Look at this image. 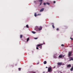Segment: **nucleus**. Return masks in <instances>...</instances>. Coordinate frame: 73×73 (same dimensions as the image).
<instances>
[{
	"label": "nucleus",
	"mask_w": 73,
	"mask_h": 73,
	"mask_svg": "<svg viewBox=\"0 0 73 73\" xmlns=\"http://www.w3.org/2000/svg\"><path fill=\"white\" fill-rule=\"evenodd\" d=\"M72 54V52H68V57H69L71 56V55Z\"/></svg>",
	"instance_id": "f257e3e1"
},
{
	"label": "nucleus",
	"mask_w": 73,
	"mask_h": 73,
	"mask_svg": "<svg viewBox=\"0 0 73 73\" xmlns=\"http://www.w3.org/2000/svg\"><path fill=\"white\" fill-rule=\"evenodd\" d=\"M48 71L49 72H52V67H48Z\"/></svg>",
	"instance_id": "f03ea898"
},
{
	"label": "nucleus",
	"mask_w": 73,
	"mask_h": 73,
	"mask_svg": "<svg viewBox=\"0 0 73 73\" xmlns=\"http://www.w3.org/2000/svg\"><path fill=\"white\" fill-rule=\"evenodd\" d=\"M35 30L36 31H39V28H38V27L36 26L35 29Z\"/></svg>",
	"instance_id": "7ed1b4c3"
},
{
	"label": "nucleus",
	"mask_w": 73,
	"mask_h": 73,
	"mask_svg": "<svg viewBox=\"0 0 73 73\" xmlns=\"http://www.w3.org/2000/svg\"><path fill=\"white\" fill-rule=\"evenodd\" d=\"M38 28H39V31H41V30H42V27L41 26H39Z\"/></svg>",
	"instance_id": "20e7f679"
},
{
	"label": "nucleus",
	"mask_w": 73,
	"mask_h": 73,
	"mask_svg": "<svg viewBox=\"0 0 73 73\" xmlns=\"http://www.w3.org/2000/svg\"><path fill=\"white\" fill-rule=\"evenodd\" d=\"M71 67V65L69 64L67 65V68H70Z\"/></svg>",
	"instance_id": "39448f33"
},
{
	"label": "nucleus",
	"mask_w": 73,
	"mask_h": 73,
	"mask_svg": "<svg viewBox=\"0 0 73 73\" xmlns=\"http://www.w3.org/2000/svg\"><path fill=\"white\" fill-rule=\"evenodd\" d=\"M51 25H52V26L53 28H54L55 27H54V23H51Z\"/></svg>",
	"instance_id": "423d86ee"
},
{
	"label": "nucleus",
	"mask_w": 73,
	"mask_h": 73,
	"mask_svg": "<svg viewBox=\"0 0 73 73\" xmlns=\"http://www.w3.org/2000/svg\"><path fill=\"white\" fill-rule=\"evenodd\" d=\"M62 62H58L57 63L58 65H62Z\"/></svg>",
	"instance_id": "0eeeda50"
},
{
	"label": "nucleus",
	"mask_w": 73,
	"mask_h": 73,
	"mask_svg": "<svg viewBox=\"0 0 73 73\" xmlns=\"http://www.w3.org/2000/svg\"><path fill=\"white\" fill-rule=\"evenodd\" d=\"M44 8H42L39 11L40 12H42V11H44Z\"/></svg>",
	"instance_id": "6e6552de"
},
{
	"label": "nucleus",
	"mask_w": 73,
	"mask_h": 73,
	"mask_svg": "<svg viewBox=\"0 0 73 73\" xmlns=\"http://www.w3.org/2000/svg\"><path fill=\"white\" fill-rule=\"evenodd\" d=\"M58 57H59V58H62V55H60Z\"/></svg>",
	"instance_id": "1a4fd4ad"
},
{
	"label": "nucleus",
	"mask_w": 73,
	"mask_h": 73,
	"mask_svg": "<svg viewBox=\"0 0 73 73\" xmlns=\"http://www.w3.org/2000/svg\"><path fill=\"white\" fill-rule=\"evenodd\" d=\"M43 45V44H38L37 45V46L38 47L41 46V45Z\"/></svg>",
	"instance_id": "9d476101"
},
{
	"label": "nucleus",
	"mask_w": 73,
	"mask_h": 73,
	"mask_svg": "<svg viewBox=\"0 0 73 73\" xmlns=\"http://www.w3.org/2000/svg\"><path fill=\"white\" fill-rule=\"evenodd\" d=\"M44 64H46V61H44L43 62Z\"/></svg>",
	"instance_id": "9b49d317"
},
{
	"label": "nucleus",
	"mask_w": 73,
	"mask_h": 73,
	"mask_svg": "<svg viewBox=\"0 0 73 73\" xmlns=\"http://www.w3.org/2000/svg\"><path fill=\"white\" fill-rule=\"evenodd\" d=\"M29 38H28L27 39V42H28V41H29Z\"/></svg>",
	"instance_id": "f8f14e48"
},
{
	"label": "nucleus",
	"mask_w": 73,
	"mask_h": 73,
	"mask_svg": "<svg viewBox=\"0 0 73 73\" xmlns=\"http://www.w3.org/2000/svg\"><path fill=\"white\" fill-rule=\"evenodd\" d=\"M73 70V67H72L70 69L71 71H72Z\"/></svg>",
	"instance_id": "ddd939ff"
},
{
	"label": "nucleus",
	"mask_w": 73,
	"mask_h": 73,
	"mask_svg": "<svg viewBox=\"0 0 73 73\" xmlns=\"http://www.w3.org/2000/svg\"><path fill=\"white\" fill-rule=\"evenodd\" d=\"M22 37H23V35H20V38H22Z\"/></svg>",
	"instance_id": "4468645a"
},
{
	"label": "nucleus",
	"mask_w": 73,
	"mask_h": 73,
	"mask_svg": "<svg viewBox=\"0 0 73 73\" xmlns=\"http://www.w3.org/2000/svg\"><path fill=\"white\" fill-rule=\"evenodd\" d=\"M43 0H38L39 2H42Z\"/></svg>",
	"instance_id": "2eb2a0df"
},
{
	"label": "nucleus",
	"mask_w": 73,
	"mask_h": 73,
	"mask_svg": "<svg viewBox=\"0 0 73 73\" xmlns=\"http://www.w3.org/2000/svg\"><path fill=\"white\" fill-rule=\"evenodd\" d=\"M35 16V17L37 16V14H36V13H35L34 15Z\"/></svg>",
	"instance_id": "dca6fc26"
},
{
	"label": "nucleus",
	"mask_w": 73,
	"mask_h": 73,
	"mask_svg": "<svg viewBox=\"0 0 73 73\" xmlns=\"http://www.w3.org/2000/svg\"><path fill=\"white\" fill-rule=\"evenodd\" d=\"M46 4H47V5H50V3H46Z\"/></svg>",
	"instance_id": "f3484780"
},
{
	"label": "nucleus",
	"mask_w": 73,
	"mask_h": 73,
	"mask_svg": "<svg viewBox=\"0 0 73 73\" xmlns=\"http://www.w3.org/2000/svg\"><path fill=\"white\" fill-rule=\"evenodd\" d=\"M19 69V71H20V70H21V68H18Z\"/></svg>",
	"instance_id": "a211bd4d"
},
{
	"label": "nucleus",
	"mask_w": 73,
	"mask_h": 73,
	"mask_svg": "<svg viewBox=\"0 0 73 73\" xmlns=\"http://www.w3.org/2000/svg\"><path fill=\"white\" fill-rule=\"evenodd\" d=\"M32 33H33L34 34H35V33H35V32H34V31H32Z\"/></svg>",
	"instance_id": "6ab92c4d"
},
{
	"label": "nucleus",
	"mask_w": 73,
	"mask_h": 73,
	"mask_svg": "<svg viewBox=\"0 0 73 73\" xmlns=\"http://www.w3.org/2000/svg\"><path fill=\"white\" fill-rule=\"evenodd\" d=\"M71 60H73V58H71L70 59V60H69V61H71Z\"/></svg>",
	"instance_id": "aec40b11"
},
{
	"label": "nucleus",
	"mask_w": 73,
	"mask_h": 73,
	"mask_svg": "<svg viewBox=\"0 0 73 73\" xmlns=\"http://www.w3.org/2000/svg\"><path fill=\"white\" fill-rule=\"evenodd\" d=\"M26 27H27V28H29L28 25H26Z\"/></svg>",
	"instance_id": "412c9836"
},
{
	"label": "nucleus",
	"mask_w": 73,
	"mask_h": 73,
	"mask_svg": "<svg viewBox=\"0 0 73 73\" xmlns=\"http://www.w3.org/2000/svg\"><path fill=\"white\" fill-rule=\"evenodd\" d=\"M41 15V14H37V16H40Z\"/></svg>",
	"instance_id": "4be33fe9"
},
{
	"label": "nucleus",
	"mask_w": 73,
	"mask_h": 73,
	"mask_svg": "<svg viewBox=\"0 0 73 73\" xmlns=\"http://www.w3.org/2000/svg\"><path fill=\"white\" fill-rule=\"evenodd\" d=\"M46 3H43L44 5H46Z\"/></svg>",
	"instance_id": "5701e85b"
},
{
	"label": "nucleus",
	"mask_w": 73,
	"mask_h": 73,
	"mask_svg": "<svg viewBox=\"0 0 73 73\" xmlns=\"http://www.w3.org/2000/svg\"><path fill=\"white\" fill-rule=\"evenodd\" d=\"M56 31H58L59 30V29L58 28H57L56 29Z\"/></svg>",
	"instance_id": "b1692460"
},
{
	"label": "nucleus",
	"mask_w": 73,
	"mask_h": 73,
	"mask_svg": "<svg viewBox=\"0 0 73 73\" xmlns=\"http://www.w3.org/2000/svg\"><path fill=\"white\" fill-rule=\"evenodd\" d=\"M38 38H34V39H35V40H36Z\"/></svg>",
	"instance_id": "393cba45"
},
{
	"label": "nucleus",
	"mask_w": 73,
	"mask_h": 73,
	"mask_svg": "<svg viewBox=\"0 0 73 73\" xmlns=\"http://www.w3.org/2000/svg\"><path fill=\"white\" fill-rule=\"evenodd\" d=\"M53 3H54V4L56 3V1H54Z\"/></svg>",
	"instance_id": "a878e982"
},
{
	"label": "nucleus",
	"mask_w": 73,
	"mask_h": 73,
	"mask_svg": "<svg viewBox=\"0 0 73 73\" xmlns=\"http://www.w3.org/2000/svg\"><path fill=\"white\" fill-rule=\"evenodd\" d=\"M70 39H71L72 40H73V38H72L71 37L70 38Z\"/></svg>",
	"instance_id": "bb28decb"
},
{
	"label": "nucleus",
	"mask_w": 73,
	"mask_h": 73,
	"mask_svg": "<svg viewBox=\"0 0 73 73\" xmlns=\"http://www.w3.org/2000/svg\"><path fill=\"white\" fill-rule=\"evenodd\" d=\"M40 49H41V48H42V46H40Z\"/></svg>",
	"instance_id": "cd10ccee"
},
{
	"label": "nucleus",
	"mask_w": 73,
	"mask_h": 73,
	"mask_svg": "<svg viewBox=\"0 0 73 73\" xmlns=\"http://www.w3.org/2000/svg\"><path fill=\"white\" fill-rule=\"evenodd\" d=\"M42 4V2H41L40 3V5H39L40 6L41 5V4Z\"/></svg>",
	"instance_id": "c85d7f7f"
},
{
	"label": "nucleus",
	"mask_w": 73,
	"mask_h": 73,
	"mask_svg": "<svg viewBox=\"0 0 73 73\" xmlns=\"http://www.w3.org/2000/svg\"><path fill=\"white\" fill-rule=\"evenodd\" d=\"M61 46H64V44H61Z\"/></svg>",
	"instance_id": "c756f323"
},
{
	"label": "nucleus",
	"mask_w": 73,
	"mask_h": 73,
	"mask_svg": "<svg viewBox=\"0 0 73 73\" xmlns=\"http://www.w3.org/2000/svg\"><path fill=\"white\" fill-rule=\"evenodd\" d=\"M36 49H38V47H36Z\"/></svg>",
	"instance_id": "7c9ffc66"
},
{
	"label": "nucleus",
	"mask_w": 73,
	"mask_h": 73,
	"mask_svg": "<svg viewBox=\"0 0 73 73\" xmlns=\"http://www.w3.org/2000/svg\"><path fill=\"white\" fill-rule=\"evenodd\" d=\"M43 44H45V42L43 43Z\"/></svg>",
	"instance_id": "2f4dec72"
},
{
	"label": "nucleus",
	"mask_w": 73,
	"mask_h": 73,
	"mask_svg": "<svg viewBox=\"0 0 73 73\" xmlns=\"http://www.w3.org/2000/svg\"><path fill=\"white\" fill-rule=\"evenodd\" d=\"M54 58H57V57H54Z\"/></svg>",
	"instance_id": "473e14b6"
},
{
	"label": "nucleus",
	"mask_w": 73,
	"mask_h": 73,
	"mask_svg": "<svg viewBox=\"0 0 73 73\" xmlns=\"http://www.w3.org/2000/svg\"><path fill=\"white\" fill-rule=\"evenodd\" d=\"M39 64V62H38V63H37V64Z\"/></svg>",
	"instance_id": "72a5a7b5"
},
{
	"label": "nucleus",
	"mask_w": 73,
	"mask_h": 73,
	"mask_svg": "<svg viewBox=\"0 0 73 73\" xmlns=\"http://www.w3.org/2000/svg\"><path fill=\"white\" fill-rule=\"evenodd\" d=\"M62 57H64V55L62 56Z\"/></svg>",
	"instance_id": "f704fd0d"
},
{
	"label": "nucleus",
	"mask_w": 73,
	"mask_h": 73,
	"mask_svg": "<svg viewBox=\"0 0 73 73\" xmlns=\"http://www.w3.org/2000/svg\"><path fill=\"white\" fill-rule=\"evenodd\" d=\"M46 68H48V67H46Z\"/></svg>",
	"instance_id": "c9c22d12"
},
{
	"label": "nucleus",
	"mask_w": 73,
	"mask_h": 73,
	"mask_svg": "<svg viewBox=\"0 0 73 73\" xmlns=\"http://www.w3.org/2000/svg\"><path fill=\"white\" fill-rule=\"evenodd\" d=\"M54 68H55V67H54Z\"/></svg>",
	"instance_id": "e433bc0d"
},
{
	"label": "nucleus",
	"mask_w": 73,
	"mask_h": 73,
	"mask_svg": "<svg viewBox=\"0 0 73 73\" xmlns=\"http://www.w3.org/2000/svg\"><path fill=\"white\" fill-rule=\"evenodd\" d=\"M54 68H55V67H54Z\"/></svg>",
	"instance_id": "4c0bfd02"
}]
</instances>
